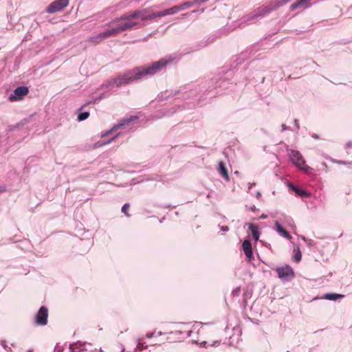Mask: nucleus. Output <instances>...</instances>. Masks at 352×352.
<instances>
[{
    "instance_id": "9",
    "label": "nucleus",
    "mask_w": 352,
    "mask_h": 352,
    "mask_svg": "<svg viewBox=\"0 0 352 352\" xmlns=\"http://www.w3.org/2000/svg\"><path fill=\"white\" fill-rule=\"evenodd\" d=\"M243 250L246 257L251 261L254 258L252 244L249 240H245L242 244Z\"/></svg>"
},
{
    "instance_id": "18",
    "label": "nucleus",
    "mask_w": 352,
    "mask_h": 352,
    "mask_svg": "<svg viewBox=\"0 0 352 352\" xmlns=\"http://www.w3.org/2000/svg\"><path fill=\"white\" fill-rule=\"evenodd\" d=\"M302 257L301 252L299 248L297 249V252L294 254V259L296 262L298 263L300 261Z\"/></svg>"
},
{
    "instance_id": "3",
    "label": "nucleus",
    "mask_w": 352,
    "mask_h": 352,
    "mask_svg": "<svg viewBox=\"0 0 352 352\" xmlns=\"http://www.w3.org/2000/svg\"><path fill=\"white\" fill-rule=\"evenodd\" d=\"M139 72L138 68L135 67L133 69L126 71L123 74L118 76L113 80V83L117 87L123 85L129 84L135 80L141 79V76L138 73Z\"/></svg>"
},
{
    "instance_id": "7",
    "label": "nucleus",
    "mask_w": 352,
    "mask_h": 352,
    "mask_svg": "<svg viewBox=\"0 0 352 352\" xmlns=\"http://www.w3.org/2000/svg\"><path fill=\"white\" fill-rule=\"evenodd\" d=\"M48 309L42 306L36 315L35 322L38 325L43 326L47 323Z\"/></svg>"
},
{
    "instance_id": "4",
    "label": "nucleus",
    "mask_w": 352,
    "mask_h": 352,
    "mask_svg": "<svg viewBox=\"0 0 352 352\" xmlns=\"http://www.w3.org/2000/svg\"><path fill=\"white\" fill-rule=\"evenodd\" d=\"M289 155L292 162L299 169L307 173L311 170V168L306 164L305 160L299 151L291 150Z\"/></svg>"
},
{
    "instance_id": "23",
    "label": "nucleus",
    "mask_w": 352,
    "mask_h": 352,
    "mask_svg": "<svg viewBox=\"0 0 352 352\" xmlns=\"http://www.w3.org/2000/svg\"><path fill=\"white\" fill-rule=\"evenodd\" d=\"M6 191V187L5 186H0V194Z\"/></svg>"
},
{
    "instance_id": "6",
    "label": "nucleus",
    "mask_w": 352,
    "mask_h": 352,
    "mask_svg": "<svg viewBox=\"0 0 352 352\" xmlns=\"http://www.w3.org/2000/svg\"><path fill=\"white\" fill-rule=\"evenodd\" d=\"M207 0H195L192 1H186L182 4H180L179 6H173L170 8H169L170 14H173L175 13H177L178 12L181 10H184L185 9H187L195 4H199L201 3H204Z\"/></svg>"
},
{
    "instance_id": "17",
    "label": "nucleus",
    "mask_w": 352,
    "mask_h": 352,
    "mask_svg": "<svg viewBox=\"0 0 352 352\" xmlns=\"http://www.w3.org/2000/svg\"><path fill=\"white\" fill-rule=\"evenodd\" d=\"M89 116V112L80 113L78 116V121H83V120H86L87 118H88Z\"/></svg>"
},
{
    "instance_id": "2",
    "label": "nucleus",
    "mask_w": 352,
    "mask_h": 352,
    "mask_svg": "<svg viewBox=\"0 0 352 352\" xmlns=\"http://www.w3.org/2000/svg\"><path fill=\"white\" fill-rule=\"evenodd\" d=\"M173 61V58H162L158 61L154 62L151 66L138 67L139 72L138 73L143 78L146 75H154L165 68L166 65Z\"/></svg>"
},
{
    "instance_id": "15",
    "label": "nucleus",
    "mask_w": 352,
    "mask_h": 352,
    "mask_svg": "<svg viewBox=\"0 0 352 352\" xmlns=\"http://www.w3.org/2000/svg\"><path fill=\"white\" fill-rule=\"evenodd\" d=\"M218 170L221 176L226 179V182L230 181V177L226 167L223 162L219 163Z\"/></svg>"
},
{
    "instance_id": "5",
    "label": "nucleus",
    "mask_w": 352,
    "mask_h": 352,
    "mask_svg": "<svg viewBox=\"0 0 352 352\" xmlns=\"http://www.w3.org/2000/svg\"><path fill=\"white\" fill-rule=\"evenodd\" d=\"M69 0H55L47 8L48 13H55L62 11L69 4Z\"/></svg>"
},
{
    "instance_id": "8",
    "label": "nucleus",
    "mask_w": 352,
    "mask_h": 352,
    "mask_svg": "<svg viewBox=\"0 0 352 352\" xmlns=\"http://www.w3.org/2000/svg\"><path fill=\"white\" fill-rule=\"evenodd\" d=\"M276 272L280 278H287L290 276H294V272L289 266H285L284 267H278L276 269Z\"/></svg>"
},
{
    "instance_id": "10",
    "label": "nucleus",
    "mask_w": 352,
    "mask_h": 352,
    "mask_svg": "<svg viewBox=\"0 0 352 352\" xmlns=\"http://www.w3.org/2000/svg\"><path fill=\"white\" fill-rule=\"evenodd\" d=\"M137 118L135 117V116H131L130 118H126V119H124L122 121H120L118 124H117L116 125H115L112 129L109 131H108L107 133V134H109L110 133H111L113 131H116L124 126H127L129 125L133 120L136 119Z\"/></svg>"
},
{
    "instance_id": "14",
    "label": "nucleus",
    "mask_w": 352,
    "mask_h": 352,
    "mask_svg": "<svg viewBox=\"0 0 352 352\" xmlns=\"http://www.w3.org/2000/svg\"><path fill=\"white\" fill-rule=\"evenodd\" d=\"M248 229L251 231L253 239L257 241L259 239L260 237V232L258 230V226L252 224V223H248Z\"/></svg>"
},
{
    "instance_id": "26",
    "label": "nucleus",
    "mask_w": 352,
    "mask_h": 352,
    "mask_svg": "<svg viewBox=\"0 0 352 352\" xmlns=\"http://www.w3.org/2000/svg\"><path fill=\"white\" fill-rule=\"evenodd\" d=\"M117 136H118V135H117L116 136L113 137V138H111V139L109 141V142H112L113 140H114L117 138Z\"/></svg>"
},
{
    "instance_id": "22",
    "label": "nucleus",
    "mask_w": 352,
    "mask_h": 352,
    "mask_svg": "<svg viewBox=\"0 0 352 352\" xmlns=\"http://www.w3.org/2000/svg\"><path fill=\"white\" fill-rule=\"evenodd\" d=\"M162 14L163 16L169 15L170 14L169 8L162 10Z\"/></svg>"
},
{
    "instance_id": "12",
    "label": "nucleus",
    "mask_w": 352,
    "mask_h": 352,
    "mask_svg": "<svg viewBox=\"0 0 352 352\" xmlns=\"http://www.w3.org/2000/svg\"><path fill=\"white\" fill-rule=\"evenodd\" d=\"M309 6V0H298L296 3L291 5V10H294L298 8H307Z\"/></svg>"
},
{
    "instance_id": "19",
    "label": "nucleus",
    "mask_w": 352,
    "mask_h": 352,
    "mask_svg": "<svg viewBox=\"0 0 352 352\" xmlns=\"http://www.w3.org/2000/svg\"><path fill=\"white\" fill-rule=\"evenodd\" d=\"M292 188L296 192V194H298L300 196H305L307 195V192L304 190L298 189L296 187H293Z\"/></svg>"
},
{
    "instance_id": "11",
    "label": "nucleus",
    "mask_w": 352,
    "mask_h": 352,
    "mask_svg": "<svg viewBox=\"0 0 352 352\" xmlns=\"http://www.w3.org/2000/svg\"><path fill=\"white\" fill-rule=\"evenodd\" d=\"M8 99L10 102L21 100L22 99V86L17 87L14 90V94H11Z\"/></svg>"
},
{
    "instance_id": "25",
    "label": "nucleus",
    "mask_w": 352,
    "mask_h": 352,
    "mask_svg": "<svg viewBox=\"0 0 352 352\" xmlns=\"http://www.w3.org/2000/svg\"><path fill=\"white\" fill-rule=\"evenodd\" d=\"M221 230L223 231H228L229 230L228 227V226H222L221 227Z\"/></svg>"
},
{
    "instance_id": "21",
    "label": "nucleus",
    "mask_w": 352,
    "mask_h": 352,
    "mask_svg": "<svg viewBox=\"0 0 352 352\" xmlns=\"http://www.w3.org/2000/svg\"><path fill=\"white\" fill-rule=\"evenodd\" d=\"M151 16H152V19L157 18V17H162L163 16V15L162 14V11L153 13L151 14Z\"/></svg>"
},
{
    "instance_id": "27",
    "label": "nucleus",
    "mask_w": 352,
    "mask_h": 352,
    "mask_svg": "<svg viewBox=\"0 0 352 352\" xmlns=\"http://www.w3.org/2000/svg\"><path fill=\"white\" fill-rule=\"evenodd\" d=\"M188 15V13L183 14L181 15L182 17H185Z\"/></svg>"
},
{
    "instance_id": "13",
    "label": "nucleus",
    "mask_w": 352,
    "mask_h": 352,
    "mask_svg": "<svg viewBox=\"0 0 352 352\" xmlns=\"http://www.w3.org/2000/svg\"><path fill=\"white\" fill-rule=\"evenodd\" d=\"M275 228H276V230L281 236H284L285 238H286L287 239H291L292 238V235L287 230H285L278 221L275 222Z\"/></svg>"
},
{
    "instance_id": "16",
    "label": "nucleus",
    "mask_w": 352,
    "mask_h": 352,
    "mask_svg": "<svg viewBox=\"0 0 352 352\" xmlns=\"http://www.w3.org/2000/svg\"><path fill=\"white\" fill-rule=\"evenodd\" d=\"M343 297L344 295L338 294H327L325 295V298L329 300H336L338 298H342Z\"/></svg>"
},
{
    "instance_id": "1",
    "label": "nucleus",
    "mask_w": 352,
    "mask_h": 352,
    "mask_svg": "<svg viewBox=\"0 0 352 352\" xmlns=\"http://www.w3.org/2000/svg\"><path fill=\"white\" fill-rule=\"evenodd\" d=\"M137 18H140L142 21L151 20L152 16L146 14V10H135L126 13L110 23V25L116 23V27L99 34L98 36L93 37L91 40L95 43H99L107 38L116 36L122 32L136 28L138 25V23L135 21Z\"/></svg>"
},
{
    "instance_id": "20",
    "label": "nucleus",
    "mask_w": 352,
    "mask_h": 352,
    "mask_svg": "<svg viewBox=\"0 0 352 352\" xmlns=\"http://www.w3.org/2000/svg\"><path fill=\"white\" fill-rule=\"evenodd\" d=\"M129 204H125L122 208V212L125 214L126 217H130V214L128 213V210L129 209Z\"/></svg>"
},
{
    "instance_id": "24",
    "label": "nucleus",
    "mask_w": 352,
    "mask_h": 352,
    "mask_svg": "<svg viewBox=\"0 0 352 352\" xmlns=\"http://www.w3.org/2000/svg\"><path fill=\"white\" fill-rule=\"evenodd\" d=\"M28 88L23 86V96H26L28 94Z\"/></svg>"
}]
</instances>
